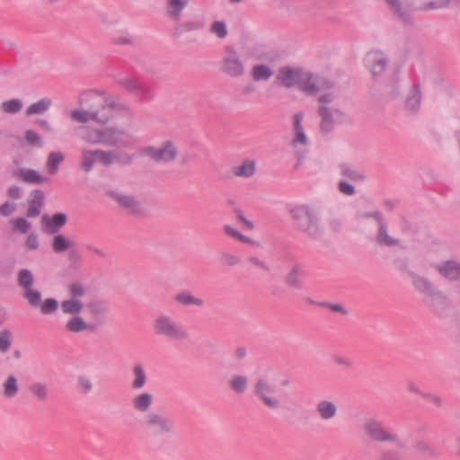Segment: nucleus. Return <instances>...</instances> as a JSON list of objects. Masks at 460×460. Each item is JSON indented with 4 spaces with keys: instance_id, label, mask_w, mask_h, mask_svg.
<instances>
[{
    "instance_id": "obj_1",
    "label": "nucleus",
    "mask_w": 460,
    "mask_h": 460,
    "mask_svg": "<svg viewBox=\"0 0 460 460\" xmlns=\"http://www.w3.org/2000/svg\"><path fill=\"white\" fill-rule=\"evenodd\" d=\"M313 79V73L310 71L284 66L278 71L276 84L288 89L296 87L307 96H315L318 93V89L312 81Z\"/></svg>"
},
{
    "instance_id": "obj_2",
    "label": "nucleus",
    "mask_w": 460,
    "mask_h": 460,
    "mask_svg": "<svg viewBox=\"0 0 460 460\" xmlns=\"http://www.w3.org/2000/svg\"><path fill=\"white\" fill-rule=\"evenodd\" d=\"M296 228L305 234L309 238L320 240L324 234V229L315 212L309 206L299 205L289 210Z\"/></svg>"
},
{
    "instance_id": "obj_3",
    "label": "nucleus",
    "mask_w": 460,
    "mask_h": 460,
    "mask_svg": "<svg viewBox=\"0 0 460 460\" xmlns=\"http://www.w3.org/2000/svg\"><path fill=\"white\" fill-rule=\"evenodd\" d=\"M100 102L99 109H90L88 111L75 110L71 112V118L79 123H87L90 120L96 121L100 124H106L113 116L115 110H123L122 104L117 103L111 99L95 97Z\"/></svg>"
},
{
    "instance_id": "obj_4",
    "label": "nucleus",
    "mask_w": 460,
    "mask_h": 460,
    "mask_svg": "<svg viewBox=\"0 0 460 460\" xmlns=\"http://www.w3.org/2000/svg\"><path fill=\"white\" fill-rule=\"evenodd\" d=\"M365 434L375 442L395 443L399 448H404L405 445L399 440L398 436L385 429L383 423L374 418H367L363 422Z\"/></svg>"
},
{
    "instance_id": "obj_5",
    "label": "nucleus",
    "mask_w": 460,
    "mask_h": 460,
    "mask_svg": "<svg viewBox=\"0 0 460 460\" xmlns=\"http://www.w3.org/2000/svg\"><path fill=\"white\" fill-rule=\"evenodd\" d=\"M143 426L154 437L170 436L175 431V424L171 418L155 411L147 413Z\"/></svg>"
},
{
    "instance_id": "obj_6",
    "label": "nucleus",
    "mask_w": 460,
    "mask_h": 460,
    "mask_svg": "<svg viewBox=\"0 0 460 460\" xmlns=\"http://www.w3.org/2000/svg\"><path fill=\"white\" fill-rule=\"evenodd\" d=\"M154 329L157 335L172 340H185L189 337V333L183 326L168 315L158 316L155 321Z\"/></svg>"
},
{
    "instance_id": "obj_7",
    "label": "nucleus",
    "mask_w": 460,
    "mask_h": 460,
    "mask_svg": "<svg viewBox=\"0 0 460 460\" xmlns=\"http://www.w3.org/2000/svg\"><path fill=\"white\" fill-rule=\"evenodd\" d=\"M142 155L148 156L155 162L166 164L176 159L178 150L172 140H166L162 143L160 147L146 146L142 150Z\"/></svg>"
},
{
    "instance_id": "obj_8",
    "label": "nucleus",
    "mask_w": 460,
    "mask_h": 460,
    "mask_svg": "<svg viewBox=\"0 0 460 460\" xmlns=\"http://www.w3.org/2000/svg\"><path fill=\"white\" fill-rule=\"evenodd\" d=\"M274 387L265 378H258L253 386V395L270 410H278L281 402L277 397L271 396Z\"/></svg>"
},
{
    "instance_id": "obj_9",
    "label": "nucleus",
    "mask_w": 460,
    "mask_h": 460,
    "mask_svg": "<svg viewBox=\"0 0 460 460\" xmlns=\"http://www.w3.org/2000/svg\"><path fill=\"white\" fill-rule=\"evenodd\" d=\"M220 68L223 73L234 78L240 77L244 74L243 62L234 48L226 47V56L221 61Z\"/></svg>"
},
{
    "instance_id": "obj_10",
    "label": "nucleus",
    "mask_w": 460,
    "mask_h": 460,
    "mask_svg": "<svg viewBox=\"0 0 460 460\" xmlns=\"http://www.w3.org/2000/svg\"><path fill=\"white\" fill-rule=\"evenodd\" d=\"M423 302L439 317L446 316L450 307L447 296L438 288L429 296H424Z\"/></svg>"
},
{
    "instance_id": "obj_11",
    "label": "nucleus",
    "mask_w": 460,
    "mask_h": 460,
    "mask_svg": "<svg viewBox=\"0 0 460 460\" xmlns=\"http://www.w3.org/2000/svg\"><path fill=\"white\" fill-rule=\"evenodd\" d=\"M106 194L114 199L121 208L127 209L131 215L137 216L141 214V205L134 196L125 195L112 190H108Z\"/></svg>"
},
{
    "instance_id": "obj_12",
    "label": "nucleus",
    "mask_w": 460,
    "mask_h": 460,
    "mask_svg": "<svg viewBox=\"0 0 460 460\" xmlns=\"http://www.w3.org/2000/svg\"><path fill=\"white\" fill-rule=\"evenodd\" d=\"M365 62L370 69L372 76H379L387 66V58L381 51H370L365 58Z\"/></svg>"
},
{
    "instance_id": "obj_13",
    "label": "nucleus",
    "mask_w": 460,
    "mask_h": 460,
    "mask_svg": "<svg viewBox=\"0 0 460 460\" xmlns=\"http://www.w3.org/2000/svg\"><path fill=\"white\" fill-rule=\"evenodd\" d=\"M67 222V216L65 213H55L51 217L47 214L41 217L43 230L47 234H57Z\"/></svg>"
},
{
    "instance_id": "obj_14",
    "label": "nucleus",
    "mask_w": 460,
    "mask_h": 460,
    "mask_svg": "<svg viewBox=\"0 0 460 460\" xmlns=\"http://www.w3.org/2000/svg\"><path fill=\"white\" fill-rule=\"evenodd\" d=\"M421 100L420 85L414 84L407 93L404 101V110L411 115H416L420 110Z\"/></svg>"
},
{
    "instance_id": "obj_15",
    "label": "nucleus",
    "mask_w": 460,
    "mask_h": 460,
    "mask_svg": "<svg viewBox=\"0 0 460 460\" xmlns=\"http://www.w3.org/2000/svg\"><path fill=\"white\" fill-rule=\"evenodd\" d=\"M29 207L26 212V217L29 218L37 217L40 216L45 202V193L43 190L37 189L33 190L30 194Z\"/></svg>"
},
{
    "instance_id": "obj_16",
    "label": "nucleus",
    "mask_w": 460,
    "mask_h": 460,
    "mask_svg": "<svg viewBox=\"0 0 460 460\" xmlns=\"http://www.w3.org/2000/svg\"><path fill=\"white\" fill-rule=\"evenodd\" d=\"M13 177L30 184H43L50 181L48 177L42 176L34 169L21 168L13 172Z\"/></svg>"
},
{
    "instance_id": "obj_17",
    "label": "nucleus",
    "mask_w": 460,
    "mask_h": 460,
    "mask_svg": "<svg viewBox=\"0 0 460 460\" xmlns=\"http://www.w3.org/2000/svg\"><path fill=\"white\" fill-rule=\"evenodd\" d=\"M437 270L449 281H460V262L455 260L443 261L438 265Z\"/></svg>"
},
{
    "instance_id": "obj_18",
    "label": "nucleus",
    "mask_w": 460,
    "mask_h": 460,
    "mask_svg": "<svg viewBox=\"0 0 460 460\" xmlns=\"http://www.w3.org/2000/svg\"><path fill=\"white\" fill-rule=\"evenodd\" d=\"M303 266L301 263H295L289 271L284 277L285 284L293 289H302L304 288V281L301 278Z\"/></svg>"
},
{
    "instance_id": "obj_19",
    "label": "nucleus",
    "mask_w": 460,
    "mask_h": 460,
    "mask_svg": "<svg viewBox=\"0 0 460 460\" xmlns=\"http://www.w3.org/2000/svg\"><path fill=\"white\" fill-rule=\"evenodd\" d=\"M408 275L411 278L415 289L424 296H429L437 288L428 279L418 275L413 271H408Z\"/></svg>"
},
{
    "instance_id": "obj_20",
    "label": "nucleus",
    "mask_w": 460,
    "mask_h": 460,
    "mask_svg": "<svg viewBox=\"0 0 460 460\" xmlns=\"http://www.w3.org/2000/svg\"><path fill=\"white\" fill-rule=\"evenodd\" d=\"M318 115L321 117L320 130L323 134L326 135L332 132L334 128L335 120L332 111L325 105L318 107Z\"/></svg>"
},
{
    "instance_id": "obj_21",
    "label": "nucleus",
    "mask_w": 460,
    "mask_h": 460,
    "mask_svg": "<svg viewBox=\"0 0 460 460\" xmlns=\"http://www.w3.org/2000/svg\"><path fill=\"white\" fill-rule=\"evenodd\" d=\"M394 14L404 24L412 25V16L410 10H403L400 0H384Z\"/></svg>"
},
{
    "instance_id": "obj_22",
    "label": "nucleus",
    "mask_w": 460,
    "mask_h": 460,
    "mask_svg": "<svg viewBox=\"0 0 460 460\" xmlns=\"http://www.w3.org/2000/svg\"><path fill=\"white\" fill-rule=\"evenodd\" d=\"M190 0H165V12L170 19L179 22Z\"/></svg>"
},
{
    "instance_id": "obj_23",
    "label": "nucleus",
    "mask_w": 460,
    "mask_h": 460,
    "mask_svg": "<svg viewBox=\"0 0 460 460\" xmlns=\"http://www.w3.org/2000/svg\"><path fill=\"white\" fill-rule=\"evenodd\" d=\"M303 118L304 114L302 112H296L293 117V128L295 132V137L292 140L293 146H296L298 144H307L308 139L302 126Z\"/></svg>"
},
{
    "instance_id": "obj_24",
    "label": "nucleus",
    "mask_w": 460,
    "mask_h": 460,
    "mask_svg": "<svg viewBox=\"0 0 460 460\" xmlns=\"http://www.w3.org/2000/svg\"><path fill=\"white\" fill-rule=\"evenodd\" d=\"M316 411L322 420H327L336 416L338 407L332 401L321 400L316 404Z\"/></svg>"
},
{
    "instance_id": "obj_25",
    "label": "nucleus",
    "mask_w": 460,
    "mask_h": 460,
    "mask_svg": "<svg viewBox=\"0 0 460 460\" xmlns=\"http://www.w3.org/2000/svg\"><path fill=\"white\" fill-rule=\"evenodd\" d=\"M153 403V396L149 393L137 394L132 399V406L138 412H147Z\"/></svg>"
},
{
    "instance_id": "obj_26",
    "label": "nucleus",
    "mask_w": 460,
    "mask_h": 460,
    "mask_svg": "<svg viewBox=\"0 0 460 460\" xmlns=\"http://www.w3.org/2000/svg\"><path fill=\"white\" fill-rule=\"evenodd\" d=\"M376 240L379 245L386 247L396 246L400 243L399 239H395L388 234L386 222L381 223L379 226Z\"/></svg>"
},
{
    "instance_id": "obj_27",
    "label": "nucleus",
    "mask_w": 460,
    "mask_h": 460,
    "mask_svg": "<svg viewBox=\"0 0 460 460\" xmlns=\"http://www.w3.org/2000/svg\"><path fill=\"white\" fill-rule=\"evenodd\" d=\"M66 329L70 332H81L85 330L93 331L94 326L89 325L80 315H75L67 321Z\"/></svg>"
},
{
    "instance_id": "obj_28",
    "label": "nucleus",
    "mask_w": 460,
    "mask_h": 460,
    "mask_svg": "<svg viewBox=\"0 0 460 460\" xmlns=\"http://www.w3.org/2000/svg\"><path fill=\"white\" fill-rule=\"evenodd\" d=\"M52 105V101L49 98H42L36 102L31 103L26 109V115L31 116L34 114H43L49 110Z\"/></svg>"
},
{
    "instance_id": "obj_29",
    "label": "nucleus",
    "mask_w": 460,
    "mask_h": 460,
    "mask_svg": "<svg viewBox=\"0 0 460 460\" xmlns=\"http://www.w3.org/2000/svg\"><path fill=\"white\" fill-rule=\"evenodd\" d=\"M65 160V155L61 152H50L47 158L46 168L50 175L58 172L59 164Z\"/></svg>"
},
{
    "instance_id": "obj_30",
    "label": "nucleus",
    "mask_w": 460,
    "mask_h": 460,
    "mask_svg": "<svg viewBox=\"0 0 460 460\" xmlns=\"http://www.w3.org/2000/svg\"><path fill=\"white\" fill-rule=\"evenodd\" d=\"M252 77L254 81H267L274 74L273 70L267 65L257 64L252 66Z\"/></svg>"
},
{
    "instance_id": "obj_31",
    "label": "nucleus",
    "mask_w": 460,
    "mask_h": 460,
    "mask_svg": "<svg viewBox=\"0 0 460 460\" xmlns=\"http://www.w3.org/2000/svg\"><path fill=\"white\" fill-rule=\"evenodd\" d=\"M233 173L238 177L249 178L255 173V162L244 160L239 166L233 168Z\"/></svg>"
},
{
    "instance_id": "obj_32",
    "label": "nucleus",
    "mask_w": 460,
    "mask_h": 460,
    "mask_svg": "<svg viewBox=\"0 0 460 460\" xmlns=\"http://www.w3.org/2000/svg\"><path fill=\"white\" fill-rule=\"evenodd\" d=\"M19 392L18 380L10 375L3 384V394L5 398H13Z\"/></svg>"
},
{
    "instance_id": "obj_33",
    "label": "nucleus",
    "mask_w": 460,
    "mask_h": 460,
    "mask_svg": "<svg viewBox=\"0 0 460 460\" xmlns=\"http://www.w3.org/2000/svg\"><path fill=\"white\" fill-rule=\"evenodd\" d=\"M84 304L77 299L71 298L64 300L61 303V309L64 314H72L73 316L78 315L82 311Z\"/></svg>"
},
{
    "instance_id": "obj_34",
    "label": "nucleus",
    "mask_w": 460,
    "mask_h": 460,
    "mask_svg": "<svg viewBox=\"0 0 460 460\" xmlns=\"http://www.w3.org/2000/svg\"><path fill=\"white\" fill-rule=\"evenodd\" d=\"M248 386V379L245 376L235 375L229 380V387L237 394H243Z\"/></svg>"
},
{
    "instance_id": "obj_35",
    "label": "nucleus",
    "mask_w": 460,
    "mask_h": 460,
    "mask_svg": "<svg viewBox=\"0 0 460 460\" xmlns=\"http://www.w3.org/2000/svg\"><path fill=\"white\" fill-rule=\"evenodd\" d=\"M460 0H433L424 5L425 10H437L447 7H459Z\"/></svg>"
},
{
    "instance_id": "obj_36",
    "label": "nucleus",
    "mask_w": 460,
    "mask_h": 460,
    "mask_svg": "<svg viewBox=\"0 0 460 460\" xmlns=\"http://www.w3.org/2000/svg\"><path fill=\"white\" fill-rule=\"evenodd\" d=\"M416 448L419 453L428 455L430 457L438 458L441 456V452L431 447L428 442L419 439L415 442Z\"/></svg>"
},
{
    "instance_id": "obj_37",
    "label": "nucleus",
    "mask_w": 460,
    "mask_h": 460,
    "mask_svg": "<svg viewBox=\"0 0 460 460\" xmlns=\"http://www.w3.org/2000/svg\"><path fill=\"white\" fill-rule=\"evenodd\" d=\"M95 162H97L96 150L83 151L81 167L85 172H89L93 169Z\"/></svg>"
},
{
    "instance_id": "obj_38",
    "label": "nucleus",
    "mask_w": 460,
    "mask_h": 460,
    "mask_svg": "<svg viewBox=\"0 0 460 460\" xmlns=\"http://www.w3.org/2000/svg\"><path fill=\"white\" fill-rule=\"evenodd\" d=\"M133 374L135 376V379L133 380L131 386L133 389L138 390L146 385V374L141 365H136L134 367Z\"/></svg>"
},
{
    "instance_id": "obj_39",
    "label": "nucleus",
    "mask_w": 460,
    "mask_h": 460,
    "mask_svg": "<svg viewBox=\"0 0 460 460\" xmlns=\"http://www.w3.org/2000/svg\"><path fill=\"white\" fill-rule=\"evenodd\" d=\"M29 390L39 401H46L48 399V386L44 383H32L30 385Z\"/></svg>"
},
{
    "instance_id": "obj_40",
    "label": "nucleus",
    "mask_w": 460,
    "mask_h": 460,
    "mask_svg": "<svg viewBox=\"0 0 460 460\" xmlns=\"http://www.w3.org/2000/svg\"><path fill=\"white\" fill-rule=\"evenodd\" d=\"M72 246V243L63 234H57L52 241V249L55 252L60 253Z\"/></svg>"
},
{
    "instance_id": "obj_41",
    "label": "nucleus",
    "mask_w": 460,
    "mask_h": 460,
    "mask_svg": "<svg viewBox=\"0 0 460 460\" xmlns=\"http://www.w3.org/2000/svg\"><path fill=\"white\" fill-rule=\"evenodd\" d=\"M340 168L341 174L353 181H364L367 179L364 173L351 169L345 164H341Z\"/></svg>"
},
{
    "instance_id": "obj_42",
    "label": "nucleus",
    "mask_w": 460,
    "mask_h": 460,
    "mask_svg": "<svg viewBox=\"0 0 460 460\" xmlns=\"http://www.w3.org/2000/svg\"><path fill=\"white\" fill-rule=\"evenodd\" d=\"M174 299L176 302L185 306L190 305H201V299L195 297L194 296L188 292H181L177 294L174 296Z\"/></svg>"
},
{
    "instance_id": "obj_43",
    "label": "nucleus",
    "mask_w": 460,
    "mask_h": 460,
    "mask_svg": "<svg viewBox=\"0 0 460 460\" xmlns=\"http://www.w3.org/2000/svg\"><path fill=\"white\" fill-rule=\"evenodd\" d=\"M399 74L400 68H396L392 75V82L387 86L390 88L388 93L391 99H397L401 94V89L399 85Z\"/></svg>"
},
{
    "instance_id": "obj_44",
    "label": "nucleus",
    "mask_w": 460,
    "mask_h": 460,
    "mask_svg": "<svg viewBox=\"0 0 460 460\" xmlns=\"http://www.w3.org/2000/svg\"><path fill=\"white\" fill-rule=\"evenodd\" d=\"M101 133L102 136H101L102 139L103 141L101 142V144H103L107 146H116L119 145V140L116 136V131L112 128H105L101 129Z\"/></svg>"
},
{
    "instance_id": "obj_45",
    "label": "nucleus",
    "mask_w": 460,
    "mask_h": 460,
    "mask_svg": "<svg viewBox=\"0 0 460 460\" xmlns=\"http://www.w3.org/2000/svg\"><path fill=\"white\" fill-rule=\"evenodd\" d=\"M33 275L31 270L22 269L18 273V284L25 290L31 288L33 284Z\"/></svg>"
},
{
    "instance_id": "obj_46",
    "label": "nucleus",
    "mask_w": 460,
    "mask_h": 460,
    "mask_svg": "<svg viewBox=\"0 0 460 460\" xmlns=\"http://www.w3.org/2000/svg\"><path fill=\"white\" fill-rule=\"evenodd\" d=\"M118 84L122 85L128 92L136 95L140 87V82L135 77L119 79Z\"/></svg>"
},
{
    "instance_id": "obj_47",
    "label": "nucleus",
    "mask_w": 460,
    "mask_h": 460,
    "mask_svg": "<svg viewBox=\"0 0 460 460\" xmlns=\"http://www.w3.org/2000/svg\"><path fill=\"white\" fill-rule=\"evenodd\" d=\"M76 387L84 394H88L93 390V382L86 376H78L76 378Z\"/></svg>"
},
{
    "instance_id": "obj_48",
    "label": "nucleus",
    "mask_w": 460,
    "mask_h": 460,
    "mask_svg": "<svg viewBox=\"0 0 460 460\" xmlns=\"http://www.w3.org/2000/svg\"><path fill=\"white\" fill-rule=\"evenodd\" d=\"M97 162L101 163L105 167H110L114 163L113 150L103 151L96 150Z\"/></svg>"
},
{
    "instance_id": "obj_49",
    "label": "nucleus",
    "mask_w": 460,
    "mask_h": 460,
    "mask_svg": "<svg viewBox=\"0 0 460 460\" xmlns=\"http://www.w3.org/2000/svg\"><path fill=\"white\" fill-rule=\"evenodd\" d=\"M2 108L5 112L14 114L22 110V102L19 99H11L4 102Z\"/></svg>"
},
{
    "instance_id": "obj_50",
    "label": "nucleus",
    "mask_w": 460,
    "mask_h": 460,
    "mask_svg": "<svg viewBox=\"0 0 460 460\" xmlns=\"http://www.w3.org/2000/svg\"><path fill=\"white\" fill-rule=\"evenodd\" d=\"M12 345V333L9 330L0 331V352H7Z\"/></svg>"
},
{
    "instance_id": "obj_51",
    "label": "nucleus",
    "mask_w": 460,
    "mask_h": 460,
    "mask_svg": "<svg viewBox=\"0 0 460 460\" xmlns=\"http://www.w3.org/2000/svg\"><path fill=\"white\" fill-rule=\"evenodd\" d=\"M136 95L142 102H150V101H152L155 98V91L151 87H149V86H147L146 84H143L141 83L139 90H137Z\"/></svg>"
},
{
    "instance_id": "obj_52",
    "label": "nucleus",
    "mask_w": 460,
    "mask_h": 460,
    "mask_svg": "<svg viewBox=\"0 0 460 460\" xmlns=\"http://www.w3.org/2000/svg\"><path fill=\"white\" fill-rule=\"evenodd\" d=\"M113 155L114 163H117L120 165H129L132 164L133 156L125 151L113 150Z\"/></svg>"
},
{
    "instance_id": "obj_53",
    "label": "nucleus",
    "mask_w": 460,
    "mask_h": 460,
    "mask_svg": "<svg viewBox=\"0 0 460 460\" xmlns=\"http://www.w3.org/2000/svg\"><path fill=\"white\" fill-rule=\"evenodd\" d=\"M24 297L29 301L30 305L33 307H37L41 302V294L40 291L28 288L24 292Z\"/></svg>"
},
{
    "instance_id": "obj_54",
    "label": "nucleus",
    "mask_w": 460,
    "mask_h": 460,
    "mask_svg": "<svg viewBox=\"0 0 460 460\" xmlns=\"http://www.w3.org/2000/svg\"><path fill=\"white\" fill-rule=\"evenodd\" d=\"M58 302L56 298H46L40 305V312L43 314H51L57 311Z\"/></svg>"
},
{
    "instance_id": "obj_55",
    "label": "nucleus",
    "mask_w": 460,
    "mask_h": 460,
    "mask_svg": "<svg viewBox=\"0 0 460 460\" xmlns=\"http://www.w3.org/2000/svg\"><path fill=\"white\" fill-rule=\"evenodd\" d=\"M313 82L318 89V93L321 90H330L334 87V83L330 79L322 78L318 75L313 74Z\"/></svg>"
},
{
    "instance_id": "obj_56",
    "label": "nucleus",
    "mask_w": 460,
    "mask_h": 460,
    "mask_svg": "<svg viewBox=\"0 0 460 460\" xmlns=\"http://www.w3.org/2000/svg\"><path fill=\"white\" fill-rule=\"evenodd\" d=\"M210 32L216 34L219 39H224L227 35V27L225 22L215 21L211 27Z\"/></svg>"
},
{
    "instance_id": "obj_57",
    "label": "nucleus",
    "mask_w": 460,
    "mask_h": 460,
    "mask_svg": "<svg viewBox=\"0 0 460 460\" xmlns=\"http://www.w3.org/2000/svg\"><path fill=\"white\" fill-rule=\"evenodd\" d=\"M199 27H200V22H186L184 23L178 25L175 28V34L180 36V35H182L183 33H186V32H189V31H191L194 30H198Z\"/></svg>"
},
{
    "instance_id": "obj_58",
    "label": "nucleus",
    "mask_w": 460,
    "mask_h": 460,
    "mask_svg": "<svg viewBox=\"0 0 460 460\" xmlns=\"http://www.w3.org/2000/svg\"><path fill=\"white\" fill-rule=\"evenodd\" d=\"M26 141L34 146L41 147L43 146L40 136L33 129H28L25 132Z\"/></svg>"
},
{
    "instance_id": "obj_59",
    "label": "nucleus",
    "mask_w": 460,
    "mask_h": 460,
    "mask_svg": "<svg viewBox=\"0 0 460 460\" xmlns=\"http://www.w3.org/2000/svg\"><path fill=\"white\" fill-rule=\"evenodd\" d=\"M90 312L93 315H102L107 313L108 308L106 305L100 301H94L88 305Z\"/></svg>"
},
{
    "instance_id": "obj_60",
    "label": "nucleus",
    "mask_w": 460,
    "mask_h": 460,
    "mask_svg": "<svg viewBox=\"0 0 460 460\" xmlns=\"http://www.w3.org/2000/svg\"><path fill=\"white\" fill-rule=\"evenodd\" d=\"M376 460H403L402 455L394 449L383 450Z\"/></svg>"
},
{
    "instance_id": "obj_61",
    "label": "nucleus",
    "mask_w": 460,
    "mask_h": 460,
    "mask_svg": "<svg viewBox=\"0 0 460 460\" xmlns=\"http://www.w3.org/2000/svg\"><path fill=\"white\" fill-rule=\"evenodd\" d=\"M31 228V223L24 217H19L13 222V230H17L21 234H26Z\"/></svg>"
},
{
    "instance_id": "obj_62",
    "label": "nucleus",
    "mask_w": 460,
    "mask_h": 460,
    "mask_svg": "<svg viewBox=\"0 0 460 460\" xmlns=\"http://www.w3.org/2000/svg\"><path fill=\"white\" fill-rule=\"evenodd\" d=\"M320 307L329 308L332 312L340 313L344 315L349 314V311L341 304H334L323 301L320 304Z\"/></svg>"
},
{
    "instance_id": "obj_63",
    "label": "nucleus",
    "mask_w": 460,
    "mask_h": 460,
    "mask_svg": "<svg viewBox=\"0 0 460 460\" xmlns=\"http://www.w3.org/2000/svg\"><path fill=\"white\" fill-rule=\"evenodd\" d=\"M338 190L340 192L347 196H352L356 193L355 187L346 181H341L338 183Z\"/></svg>"
},
{
    "instance_id": "obj_64",
    "label": "nucleus",
    "mask_w": 460,
    "mask_h": 460,
    "mask_svg": "<svg viewBox=\"0 0 460 460\" xmlns=\"http://www.w3.org/2000/svg\"><path fill=\"white\" fill-rule=\"evenodd\" d=\"M70 294L73 298L81 297L85 294L84 288L79 282H74L70 285Z\"/></svg>"
}]
</instances>
